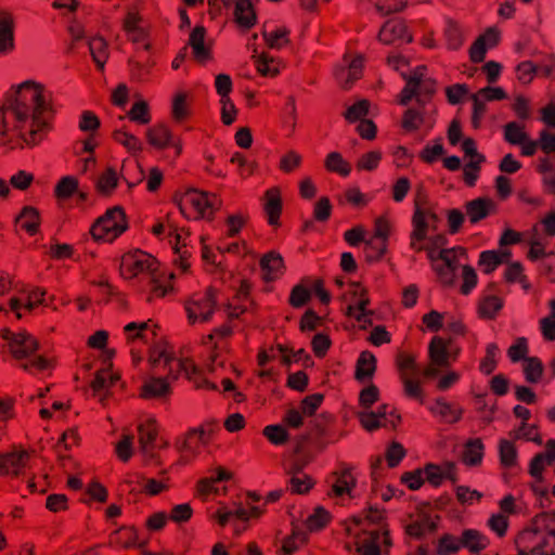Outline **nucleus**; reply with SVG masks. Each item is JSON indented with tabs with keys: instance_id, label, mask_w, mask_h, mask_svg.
Here are the masks:
<instances>
[{
	"instance_id": "nucleus-1",
	"label": "nucleus",
	"mask_w": 555,
	"mask_h": 555,
	"mask_svg": "<svg viewBox=\"0 0 555 555\" xmlns=\"http://www.w3.org/2000/svg\"><path fill=\"white\" fill-rule=\"evenodd\" d=\"M4 101L13 116L12 130L27 146H36L52 130L55 111L46 101L42 83L25 80Z\"/></svg>"
},
{
	"instance_id": "nucleus-2",
	"label": "nucleus",
	"mask_w": 555,
	"mask_h": 555,
	"mask_svg": "<svg viewBox=\"0 0 555 555\" xmlns=\"http://www.w3.org/2000/svg\"><path fill=\"white\" fill-rule=\"evenodd\" d=\"M382 515L377 509H370L364 518L353 517L348 533L353 535L356 552L359 555H380L383 546L390 545V541L380 529L370 530V524H379Z\"/></svg>"
},
{
	"instance_id": "nucleus-3",
	"label": "nucleus",
	"mask_w": 555,
	"mask_h": 555,
	"mask_svg": "<svg viewBox=\"0 0 555 555\" xmlns=\"http://www.w3.org/2000/svg\"><path fill=\"white\" fill-rule=\"evenodd\" d=\"M129 229L125 208L120 205L107 208L91 224L89 233L96 243H113Z\"/></svg>"
},
{
	"instance_id": "nucleus-4",
	"label": "nucleus",
	"mask_w": 555,
	"mask_h": 555,
	"mask_svg": "<svg viewBox=\"0 0 555 555\" xmlns=\"http://www.w3.org/2000/svg\"><path fill=\"white\" fill-rule=\"evenodd\" d=\"M422 250L427 251L433 269L439 276L440 283L446 286H452L461 266V257L466 254L465 250L462 248L440 249L433 244H430L429 247H424L423 245Z\"/></svg>"
},
{
	"instance_id": "nucleus-5",
	"label": "nucleus",
	"mask_w": 555,
	"mask_h": 555,
	"mask_svg": "<svg viewBox=\"0 0 555 555\" xmlns=\"http://www.w3.org/2000/svg\"><path fill=\"white\" fill-rule=\"evenodd\" d=\"M172 202L178 206L181 215L188 220H199L205 217L211 219L212 205L208 193L197 189H188L184 193L175 192Z\"/></svg>"
},
{
	"instance_id": "nucleus-6",
	"label": "nucleus",
	"mask_w": 555,
	"mask_h": 555,
	"mask_svg": "<svg viewBox=\"0 0 555 555\" xmlns=\"http://www.w3.org/2000/svg\"><path fill=\"white\" fill-rule=\"evenodd\" d=\"M159 264L155 256L140 248H135L121 256L119 272L124 279L132 280L144 272H147L150 275L153 272H158Z\"/></svg>"
},
{
	"instance_id": "nucleus-7",
	"label": "nucleus",
	"mask_w": 555,
	"mask_h": 555,
	"mask_svg": "<svg viewBox=\"0 0 555 555\" xmlns=\"http://www.w3.org/2000/svg\"><path fill=\"white\" fill-rule=\"evenodd\" d=\"M0 338L7 341L8 350L16 361L28 359L40 349L39 340L25 328L15 333L10 327H2Z\"/></svg>"
},
{
	"instance_id": "nucleus-8",
	"label": "nucleus",
	"mask_w": 555,
	"mask_h": 555,
	"mask_svg": "<svg viewBox=\"0 0 555 555\" xmlns=\"http://www.w3.org/2000/svg\"><path fill=\"white\" fill-rule=\"evenodd\" d=\"M439 218L430 208H422L420 205L415 206L412 222L414 230L411 233V248L416 251H422V241L427 240V231L436 230Z\"/></svg>"
},
{
	"instance_id": "nucleus-9",
	"label": "nucleus",
	"mask_w": 555,
	"mask_h": 555,
	"mask_svg": "<svg viewBox=\"0 0 555 555\" xmlns=\"http://www.w3.org/2000/svg\"><path fill=\"white\" fill-rule=\"evenodd\" d=\"M217 306V289L214 286H208L205 294L198 298L186 302L185 311L190 324H195L196 321L207 322L211 319Z\"/></svg>"
},
{
	"instance_id": "nucleus-10",
	"label": "nucleus",
	"mask_w": 555,
	"mask_h": 555,
	"mask_svg": "<svg viewBox=\"0 0 555 555\" xmlns=\"http://www.w3.org/2000/svg\"><path fill=\"white\" fill-rule=\"evenodd\" d=\"M452 356V341H446L441 337H434L429 341V361L430 365L423 369V374L427 377H436L440 373V367L449 366Z\"/></svg>"
},
{
	"instance_id": "nucleus-11",
	"label": "nucleus",
	"mask_w": 555,
	"mask_h": 555,
	"mask_svg": "<svg viewBox=\"0 0 555 555\" xmlns=\"http://www.w3.org/2000/svg\"><path fill=\"white\" fill-rule=\"evenodd\" d=\"M150 538L139 540V529L134 525H122L109 534V545L121 550L143 548Z\"/></svg>"
},
{
	"instance_id": "nucleus-12",
	"label": "nucleus",
	"mask_w": 555,
	"mask_h": 555,
	"mask_svg": "<svg viewBox=\"0 0 555 555\" xmlns=\"http://www.w3.org/2000/svg\"><path fill=\"white\" fill-rule=\"evenodd\" d=\"M29 459L30 454L25 449L0 453V476L18 477L27 466Z\"/></svg>"
},
{
	"instance_id": "nucleus-13",
	"label": "nucleus",
	"mask_w": 555,
	"mask_h": 555,
	"mask_svg": "<svg viewBox=\"0 0 555 555\" xmlns=\"http://www.w3.org/2000/svg\"><path fill=\"white\" fill-rule=\"evenodd\" d=\"M352 287V296L357 299L356 305H349L347 307V314L349 317H354L360 323H362V327H366L367 324L372 323L370 319L371 311L366 309L370 305V299L365 297V289L360 287L359 284L353 283Z\"/></svg>"
},
{
	"instance_id": "nucleus-14",
	"label": "nucleus",
	"mask_w": 555,
	"mask_h": 555,
	"mask_svg": "<svg viewBox=\"0 0 555 555\" xmlns=\"http://www.w3.org/2000/svg\"><path fill=\"white\" fill-rule=\"evenodd\" d=\"M379 41L384 43H392L396 41L411 42L412 37L409 35L406 26L400 20H388L384 23L379 30Z\"/></svg>"
},
{
	"instance_id": "nucleus-15",
	"label": "nucleus",
	"mask_w": 555,
	"mask_h": 555,
	"mask_svg": "<svg viewBox=\"0 0 555 555\" xmlns=\"http://www.w3.org/2000/svg\"><path fill=\"white\" fill-rule=\"evenodd\" d=\"M142 15L139 11H129L122 21V30L128 35V40L132 43L146 41L150 38L147 29L140 26Z\"/></svg>"
},
{
	"instance_id": "nucleus-16",
	"label": "nucleus",
	"mask_w": 555,
	"mask_h": 555,
	"mask_svg": "<svg viewBox=\"0 0 555 555\" xmlns=\"http://www.w3.org/2000/svg\"><path fill=\"white\" fill-rule=\"evenodd\" d=\"M388 406L383 405L377 411H361L359 417L363 427L372 431L380 427L395 426V422L388 420Z\"/></svg>"
},
{
	"instance_id": "nucleus-17",
	"label": "nucleus",
	"mask_w": 555,
	"mask_h": 555,
	"mask_svg": "<svg viewBox=\"0 0 555 555\" xmlns=\"http://www.w3.org/2000/svg\"><path fill=\"white\" fill-rule=\"evenodd\" d=\"M222 7L225 10L234 7L233 21L237 28L243 30V0H208V14L212 20L221 15Z\"/></svg>"
},
{
	"instance_id": "nucleus-18",
	"label": "nucleus",
	"mask_w": 555,
	"mask_h": 555,
	"mask_svg": "<svg viewBox=\"0 0 555 555\" xmlns=\"http://www.w3.org/2000/svg\"><path fill=\"white\" fill-rule=\"evenodd\" d=\"M260 272L264 281H275L283 273V259L281 254L270 251L259 260Z\"/></svg>"
},
{
	"instance_id": "nucleus-19",
	"label": "nucleus",
	"mask_w": 555,
	"mask_h": 555,
	"mask_svg": "<svg viewBox=\"0 0 555 555\" xmlns=\"http://www.w3.org/2000/svg\"><path fill=\"white\" fill-rule=\"evenodd\" d=\"M499 41L498 30L490 28L483 33L470 47V61L480 63L485 60L487 51Z\"/></svg>"
},
{
	"instance_id": "nucleus-20",
	"label": "nucleus",
	"mask_w": 555,
	"mask_h": 555,
	"mask_svg": "<svg viewBox=\"0 0 555 555\" xmlns=\"http://www.w3.org/2000/svg\"><path fill=\"white\" fill-rule=\"evenodd\" d=\"M145 137L151 146L163 151L170 146L172 131L166 124L158 122L146 129Z\"/></svg>"
},
{
	"instance_id": "nucleus-21",
	"label": "nucleus",
	"mask_w": 555,
	"mask_h": 555,
	"mask_svg": "<svg viewBox=\"0 0 555 555\" xmlns=\"http://www.w3.org/2000/svg\"><path fill=\"white\" fill-rule=\"evenodd\" d=\"M172 392L167 377H151L141 387L139 397L141 399H157Z\"/></svg>"
},
{
	"instance_id": "nucleus-22",
	"label": "nucleus",
	"mask_w": 555,
	"mask_h": 555,
	"mask_svg": "<svg viewBox=\"0 0 555 555\" xmlns=\"http://www.w3.org/2000/svg\"><path fill=\"white\" fill-rule=\"evenodd\" d=\"M15 223H20L21 229L28 235H36L41 224L39 209L34 206H24L21 212L15 217Z\"/></svg>"
},
{
	"instance_id": "nucleus-23",
	"label": "nucleus",
	"mask_w": 555,
	"mask_h": 555,
	"mask_svg": "<svg viewBox=\"0 0 555 555\" xmlns=\"http://www.w3.org/2000/svg\"><path fill=\"white\" fill-rule=\"evenodd\" d=\"M88 46L92 61L95 63L96 69L101 73L104 72V66L109 56L108 42L103 36L96 35L90 38V40L88 41Z\"/></svg>"
},
{
	"instance_id": "nucleus-24",
	"label": "nucleus",
	"mask_w": 555,
	"mask_h": 555,
	"mask_svg": "<svg viewBox=\"0 0 555 555\" xmlns=\"http://www.w3.org/2000/svg\"><path fill=\"white\" fill-rule=\"evenodd\" d=\"M555 462V440H550L546 444V452L539 453L532 457L530 464V474L537 482H542L543 465H552Z\"/></svg>"
},
{
	"instance_id": "nucleus-25",
	"label": "nucleus",
	"mask_w": 555,
	"mask_h": 555,
	"mask_svg": "<svg viewBox=\"0 0 555 555\" xmlns=\"http://www.w3.org/2000/svg\"><path fill=\"white\" fill-rule=\"evenodd\" d=\"M494 207L495 204L491 198L478 197L467 202L466 212L470 222L475 223L488 217Z\"/></svg>"
},
{
	"instance_id": "nucleus-26",
	"label": "nucleus",
	"mask_w": 555,
	"mask_h": 555,
	"mask_svg": "<svg viewBox=\"0 0 555 555\" xmlns=\"http://www.w3.org/2000/svg\"><path fill=\"white\" fill-rule=\"evenodd\" d=\"M168 346V341L165 338L149 349V363L152 369L156 367L160 360H164V365L169 367L171 372V363L176 361V357L172 352H168L166 347Z\"/></svg>"
},
{
	"instance_id": "nucleus-27",
	"label": "nucleus",
	"mask_w": 555,
	"mask_h": 555,
	"mask_svg": "<svg viewBox=\"0 0 555 555\" xmlns=\"http://www.w3.org/2000/svg\"><path fill=\"white\" fill-rule=\"evenodd\" d=\"M139 444L142 451L154 448L158 436L157 422L154 418L147 420L138 426Z\"/></svg>"
},
{
	"instance_id": "nucleus-28",
	"label": "nucleus",
	"mask_w": 555,
	"mask_h": 555,
	"mask_svg": "<svg viewBox=\"0 0 555 555\" xmlns=\"http://www.w3.org/2000/svg\"><path fill=\"white\" fill-rule=\"evenodd\" d=\"M14 49V20L10 13H4L0 20V53Z\"/></svg>"
},
{
	"instance_id": "nucleus-29",
	"label": "nucleus",
	"mask_w": 555,
	"mask_h": 555,
	"mask_svg": "<svg viewBox=\"0 0 555 555\" xmlns=\"http://www.w3.org/2000/svg\"><path fill=\"white\" fill-rule=\"evenodd\" d=\"M118 176L115 167L107 166L95 182V190L102 196H111L118 186Z\"/></svg>"
},
{
	"instance_id": "nucleus-30",
	"label": "nucleus",
	"mask_w": 555,
	"mask_h": 555,
	"mask_svg": "<svg viewBox=\"0 0 555 555\" xmlns=\"http://www.w3.org/2000/svg\"><path fill=\"white\" fill-rule=\"evenodd\" d=\"M362 59L357 56L354 60L349 62V66L340 67L336 73V78L343 88H350L354 81L361 76Z\"/></svg>"
},
{
	"instance_id": "nucleus-31",
	"label": "nucleus",
	"mask_w": 555,
	"mask_h": 555,
	"mask_svg": "<svg viewBox=\"0 0 555 555\" xmlns=\"http://www.w3.org/2000/svg\"><path fill=\"white\" fill-rule=\"evenodd\" d=\"M429 410L444 422L454 423L461 420L462 410L448 403V401L442 398H438L435 403L429 406Z\"/></svg>"
},
{
	"instance_id": "nucleus-32",
	"label": "nucleus",
	"mask_w": 555,
	"mask_h": 555,
	"mask_svg": "<svg viewBox=\"0 0 555 555\" xmlns=\"http://www.w3.org/2000/svg\"><path fill=\"white\" fill-rule=\"evenodd\" d=\"M488 539L481 532L474 529H466L460 537L461 547H467L472 553H480L486 548Z\"/></svg>"
},
{
	"instance_id": "nucleus-33",
	"label": "nucleus",
	"mask_w": 555,
	"mask_h": 555,
	"mask_svg": "<svg viewBox=\"0 0 555 555\" xmlns=\"http://www.w3.org/2000/svg\"><path fill=\"white\" fill-rule=\"evenodd\" d=\"M301 469L302 465L300 463H294L288 469L292 490L298 494L307 493L311 487V479L304 475Z\"/></svg>"
},
{
	"instance_id": "nucleus-34",
	"label": "nucleus",
	"mask_w": 555,
	"mask_h": 555,
	"mask_svg": "<svg viewBox=\"0 0 555 555\" xmlns=\"http://www.w3.org/2000/svg\"><path fill=\"white\" fill-rule=\"evenodd\" d=\"M511 256L509 251L498 253L495 250H485L480 253L479 264L481 266L482 272L491 274L495 268L508 259Z\"/></svg>"
},
{
	"instance_id": "nucleus-35",
	"label": "nucleus",
	"mask_w": 555,
	"mask_h": 555,
	"mask_svg": "<svg viewBox=\"0 0 555 555\" xmlns=\"http://www.w3.org/2000/svg\"><path fill=\"white\" fill-rule=\"evenodd\" d=\"M79 181L75 176L62 177L54 186V196L57 199H68L78 192Z\"/></svg>"
},
{
	"instance_id": "nucleus-36",
	"label": "nucleus",
	"mask_w": 555,
	"mask_h": 555,
	"mask_svg": "<svg viewBox=\"0 0 555 555\" xmlns=\"http://www.w3.org/2000/svg\"><path fill=\"white\" fill-rule=\"evenodd\" d=\"M86 494L88 499H81L80 501L87 505L92 502L104 504L108 500L107 488L96 479H92L86 487Z\"/></svg>"
},
{
	"instance_id": "nucleus-37",
	"label": "nucleus",
	"mask_w": 555,
	"mask_h": 555,
	"mask_svg": "<svg viewBox=\"0 0 555 555\" xmlns=\"http://www.w3.org/2000/svg\"><path fill=\"white\" fill-rule=\"evenodd\" d=\"M375 370L376 358L374 354L371 351H362L357 363V378L360 380L371 378Z\"/></svg>"
},
{
	"instance_id": "nucleus-38",
	"label": "nucleus",
	"mask_w": 555,
	"mask_h": 555,
	"mask_svg": "<svg viewBox=\"0 0 555 555\" xmlns=\"http://www.w3.org/2000/svg\"><path fill=\"white\" fill-rule=\"evenodd\" d=\"M483 444L480 439L468 440L462 452L464 463L468 465H477L482 462Z\"/></svg>"
},
{
	"instance_id": "nucleus-39",
	"label": "nucleus",
	"mask_w": 555,
	"mask_h": 555,
	"mask_svg": "<svg viewBox=\"0 0 555 555\" xmlns=\"http://www.w3.org/2000/svg\"><path fill=\"white\" fill-rule=\"evenodd\" d=\"M127 117L130 121L139 125H147L152 120L150 105L145 100L135 101L131 108L127 112Z\"/></svg>"
},
{
	"instance_id": "nucleus-40",
	"label": "nucleus",
	"mask_w": 555,
	"mask_h": 555,
	"mask_svg": "<svg viewBox=\"0 0 555 555\" xmlns=\"http://www.w3.org/2000/svg\"><path fill=\"white\" fill-rule=\"evenodd\" d=\"M112 138L115 142L125 146L128 152L132 154L139 153L143 150L140 139L124 129L114 130Z\"/></svg>"
},
{
	"instance_id": "nucleus-41",
	"label": "nucleus",
	"mask_w": 555,
	"mask_h": 555,
	"mask_svg": "<svg viewBox=\"0 0 555 555\" xmlns=\"http://www.w3.org/2000/svg\"><path fill=\"white\" fill-rule=\"evenodd\" d=\"M164 275L158 272H153L151 274L150 285H151V294L147 297L146 301L152 302L154 297L164 298L169 292L173 291L172 284L164 285L160 280Z\"/></svg>"
},
{
	"instance_id": "nucleus-42",
	"label": "nucleus",
	"mask_w": 555,
	"mask_h": 555,
	"mask_svg": "<svg viewBox=\"0 0 555 555\" xmlns=\"http://www.w3.org/2000/svg\"><path fill=\"white\" fill-rule=\"evenodd\" d=\"M264 208L269 216V223L278 224L279 218L281 216V197L274 191H269L267 193Z\"/></svg>"
},
{
	"instance_id": "nucleus-43",
	"label": "nucleus",
	"mask_w": 555,
	"mask_h": 555,
	"mask_svg": "<svg viewBox=\"0 0 555 555\" xmlns=\"http://www.w3.org/2000/svg\"><path fill=\"white\" fill-rule=\"evenodd\" d=\"M544 366L541 360L537 358L525 359L524 374L528 383L537 384L541 379Z\"/></svg>"
},
{
	"instance_id": "nucleus-44",
	"label": "nucleus",
	"mask_w": 555,
	"mask_h": 555,
	"mask_svg": "<svg viewBox=\"0 0 555 555\" xmlns=\"http://www.w3.org/2000/svg\"><path fill=\"white\" fill-rule=\"evenodd\" d=\"M325 166L330 171L337 172L340 176L347 177L350 175V166L338 152H331L327 155Z\"/></svg>"
},
{
	"instance_id": "nucleus-45",
	"label": "nucleus",
	"mask_w": 555,
	"mask_h": 555,
	"mask_svg": "<svg viewBox=\"0 0 555 555\" xmlns=\"http://www.w3.org/2000/svg\"><path fill=\"white\" fill-rule=\"evenodd\" d=\"M298 541L305 543L307 541V533L300 529H295L293 534L285 539L280 548V555H292L298 550Z\"/></svg>"
},
{
	"instance_id": "nucleus-46",
	"label": "nucleus",
	"mask_w": 555,
	"mask_h": 555,
	"mask_svg": "<svg viewBox=\"0 0 555 555\" xmlns=\"http://www.w3.org/2000/svg\"><path fill=\"white\" fill-rule=\"evenodd\" d=\"M177 362L178 370L176 374L171 375V378L177 379L179 373L183 372L185 378L193 383L197 378L195 375L198 374L199 366L190 357L178 359Z\"/></svg>"
},
{
	"instance_id": "nucleus-47",
	"label": "nucleus",
	"mask_w": 555,
	"mask_h": 555,
	"mask_svg": "<svg viewBox=\"0 0 555 555\" xmlns=\"http://www.w3.org/2000/svg\"><path fill=\"white\" fill-rule=\"evenodd\" d=\"M79 130L95 134L101 128V119L93 111H83L79 118Z\"/></svg>"
},
{
	"instance_id": "nucleus-48",
	"label": "nucleus",
	"mask_w": 555,
	"mask_h": 555,
	"mask_svg": "<svg viewBox=\"0 0 555 555\" xmlns=\"http://www.w3.org/2000/svg\"><path fill=\"white\" fill-rule=\"evenodd\" d=\"M444 36L448 40L449 48L451 50L461 49V44L463 43V33L461 27L456 25L453 21H448L444 28Z\"/></svg>"
},
{
	"instance_id": "nucleus-49",
	"label": "nucleus",
	"mask_w": 555,
	"mask_h": 555,
	"mask_svg": "<svg viewBox=\"0 0 555 555\" xmlns=\"http://www.w3.org/2000/svg\"><path fill=\"white\" fill-rule=\"evenodd\" d=\"M190 113L186 105V94L179 92L173 96L171 116L176 121H182L189 117Z\"/></svg>"
},
{
	"instance_id": "nucleus-50",
	"label": "nucleus",
	"mask_w": 555,
	"mask_h": 555,
	"mask_svg": "<svg viewBox=\"0 0 555 555\" xmlns=\"http://www.w3.org/2000/svg\"><path fill=\"white\" fill-rule=\"evenodd\" d=\"M461 147L465 155L469 156L470 158L468 166L473 167L474 170L479 171L480 164L485 160V158L482 154L477 152L475 141L472 139H465L463 140Z\"/></svg>"
},
{
	"instance_id": "nucleus-51",
	"label": "nucleus",
	"mask_w": 555,
	"mask_h": 555,
	"mask_svg": "<svg viewBox=\"0 0 555 555\" xmlns=\"http://www.w3.org/2000/svg\"><path fill=\"white\" fill-rule=\"evenodd\" d=\"M149 321L145 322H130L125 325L124 332L126 333L127 343H133L135 340H144L145 334L144 331L149 327Z\"/></svg>"
},
{
	"instance_id": "nucleus-52",
	"label": "nucleus",
	"mask_w": 555,
	"mask_h": 555,
	"mask_svg": "<svg viewBox=\"0 0 555 555\" xmlns=\"http://www.w3.org/2000/svg\"><path fill=\"white\" fill-rule=\"evenodd\" d=\"M461 547V539L454 538L450 533L440 537L438 542V554L452 555L459 552Z\"/></svg>"
},
{
	"instance_id": "nucleus-53",
	"label": "nucleus",
	"mask_w": 555,
	"mask_h": 555,
	"mask_svg": "<svg viewBox=\"0 0 555 555\" xmlns=\"http://www.w3.org/2000/svg\"><path fill=\"white\" fill-rule=\"evenodd\" d=\"M525 132L516 121H509L504 126V140L508 143L519 145L526 139Z\"/></svg>"
},
{
	"instance_id": "nucleus-54",
	"label": "nucleus",
	"mask_w": 555,
	"mask_h": 555,
	"mask_svg": "<svg viewBox=\"0 0 555 555\" xmlns=\"http://www.w3.org/2000/svg\"><path fill=\"white\" fill-rule=\"evenodd\" d=\"M46 508L52 513L66 512L69 508L68 496L64 493H51L46 499Z\"/></svg>"
},
{
	"instance_id": "nucleus-55",
	"label": "nucleus",
	"mask_w": 555,
	"mask_h": 555,
	"mask_svg": "<svg viewBox=\"0 0 555 555\" xmlns=\"http://www.w3.org/2000/svg\"><path fill=\"white\" fill-rule=\"evenodd\" d=\"M354 485L353 478L350 474H343L340 477L336 479V482L332 486V493L337 496L341 498L344 495L352 496L351 489Z\"/></svg>"
},
{
	"instance_id": "nucleus-56",
	"label": "nucleus",
	"mask_w": 555,
	"mask_h": 555,
	"mask_svg": "<svg viewBox=\"0 0 555 555\" xmlns=\"http://www.w3.org/2000/svg\"><path fill=\"white\" fill-rule=\"evenodd\" d=\"M485 98L481 96L480 91L476 94H470V101L473 104L472 112V126L479 128L482 119V115L486 111Z\"/></svg>"
},
{
	"instance_id": "nucleus-57",
	"label": "nucleus",
	"mask_w": 555,
	"mask_h": 555,
	"mask_svg": "<svg viewBox=\"0 0 555 555\" xmlns=\"http://www.w3.org/2000/svg\"><path fill=\"white\" fill-rule=\"evenodd\" d=\"M193 508L190 503H182L175 505L170 514L169 519L177 524L188 522L193 516Z\"/></svg>"
},
{
	"instance_id": "nucleus-58",
	"label": "nucleus",
	"mask_w": 555,
	"mask_h": 555,
	"mask_svg": "<svg viewBox=\"0 0 555 555\" xmlns=\"http://www.w3.org/2000/svg\"><path fill=\"white\" fill-rule=\"evenodd\" d=\"M133 437L130 435H124L121 439L116 443L115 452L117 457L127 463L131 459L133 454V446H132Z\"/></svg>"
},
{
	"instance_id": "nucleus-59",
	"label": "nucleus",
	"mask_w": 555,
	"mask_h": 555,
	"mask_svg": "<svg viewBox=\"0 0 555 555\" xmlns=\"http://www.w3.org/2000/svg\"><path fill=\"white\" fill-rule=\"evenodd\" d=\"M500 457L501 464L507 467L513 466L517 463V451L513 442L508 440H501Z\"/></svg>"
},
{
	"instance_id": "nucleus-60",
	"label": "nucleus",
	"mask_w": 555,
	"mask_h": 555,
	"mask_svg": "<svg viewBox=\"0 0 555 555\" xmlns=\"http://www.w3.org/2000/svg\"><path fill=\"white\" fill-rule=\"evenodd\" d=\"M20 367L27 373H34V371L43 372L50 367H53V364L47 357L38 354L34 359L21 363Z\"/></svg>"
},
{
	"instance_id": "nucleus-61",
	"label": "nucleus",
	"mask_w": 555,
	"mask_h": 555,
	"mask_svg": "<svg viewBox=\"0 0 555 555\" xmlns=\"http://www.w3.org/2000/svg\"><path fill=\"white\" fill-rule=\"evenodd\" d=\"M369 102L367 100H359L356 104L349 106L344 113V117L349 121L360 120L369 114Z\"/></svg>"
},
{
	"instance_id": "nucleus-62",
	"label": "nucleus",
	"mask_w": 555,
	"mask_h": 555,
	"mask_svg": "<svg viewBox=\"0 0 555 555\" xmlns=\"http://www.w3.org/2000/svg\"><path fill=\"white\" fill-rule=\"evenodd\" d=\"M540 330L547 340H555V300L551 301V315L540 320Z\"/></svg>"
},
{
	"instance_id": "nucleus-63",
	"label": "nucleus",
	"mask_w": 555,
	"mask_h": 555,
	"mask_svg": "<svg viewBox=\"0 0 555 555\" xmlns=\"http://www.w3.org/2000/svg\"><path fill=\"white\" fill-rule=\"evenodd\" d=\"M169 519L168 514L164 511L150 515L145 520V528L151 532L162 531Z\"/></svg>"
},
{
	"instance_id": "nucleus-64",
	"label": "nucleus",
	"mask_w": 555,
	"mask_h": 555,
	"mask_svg": "<svg viewBox=\"0 0 555 555\" xmlns=\"http://www.w3.org/2000/svg\"><path fill=\"white\" fill-rule=\"evenodd\" d=\"M328 519V512L322 507H318L314 509L313 514L308 517L307 526L310 531L320 530L323 528V526H325Z\"/></svg>"
}]
</instances>
